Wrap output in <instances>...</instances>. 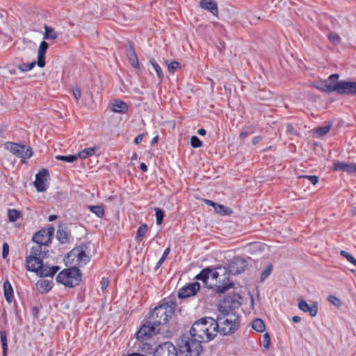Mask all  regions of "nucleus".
<instances>
[{
    "label": "nucleus",
    "instance_id": "680f3d73",
    "mask_svg": "<svg viewBox=\"0 0 356 356\" xmlns=\"http://www.w3.org/2000/svg\"><path fill=\"white\" fill-rule=\"evenodd\" d=\"M339 77V75L338 74H333L329 76L328 79L331 81H334L337 80Z\"/></svg>",
    "mask_w": 356,
    "mask_h": 356
},
{
    "label": "nucleus",
    "instance_id": "7c9ffc66",
    "mask_svg": "<svg viewBox=\"0 0 356 356\" xmlns=\"http://www.w3.org/2000/svg\"><path fill=\"white\" fill-rule=\"evenodd\" d=\"M252 327L258 332H263L265 330V324L261 318H256L252 323Z\"/></svg>",
    "mask_w": 356,
    "mask_h": 356
},
{
    "label": "nucleus",
    "instance_id": "412c9836",
    "mask_svg": "<svg viewBox=\"0 0 356 356\" xmlns=\"http://www.w3.org/2000/svg\"><path fill=\"white\" fill-rule=\"evenodd\" d=\"M47 252L48 250L47 249L46 245L35 243V245L32 247L29 255H33V257H38L44 259L46 257Z\"/></svg>",
    "mask_w": 356,
    "mask_h": 356
},
{
    "label": "nucleus",
    "instance_id": "bb28decb",
    "mask_svg": "<svg viewBox=\"0 0 356 356\" xmlns=\"http://www.w3.org/2000/svg\"><path fill=\"white\" fill-rule=\"evenodd\" d=\"M3 291L6 301L9 303L12 302L13 299V287L8 280L5 281L3 283Z\"/></svg>",
    "mask_w": 356,
    "mask_h": 356
},
{
    "label": "nucleus",
    "instance_id": "9b49d317",
    "mask_svg": "<svg viewBox=\"0 0 356 356\" xmlns=\"http://www.w3.org/2000/svg\"><path fill=\"white\" fill-rule=\"evenodd\" d=\"M247 267L246 261L241 258H234L228 264L227 273L230 275H238L243 272Z\"/></svg>",
    "mask_w": 356,
    "mask_h": 356
},
{
    "label": "nucleus",
    "instance_id": "0e129e2a",
    "mask_svg": "<svg viewBox=\"0 0 356 356\" xmlns=\"http://www.w3.org/2000/svg\"><path fill=\"white\" fill-rule=\"evenodd\" d=\"M140 169L143 171V172H146L147 170V166L144 163H141L140 164Z\"/></svg>",
    "mask_w": 356,
    "mask_h": 356
},
{
    "label": "nucleus",
    "instance_id": "a211bd4d",
    "mask_svg": "<svg viewBox=\"0 0 356 356\" xmlns=\"http://www.w3.org/2000/svg\"><path fill=\"white\" fill-rule=\"evenodd\" d=\"M48 47L49 44L45 41H42L39 46L38 51L37 65L40 67H43L45 65V54Z\"/></svg>",
    "mask_w": 356,
    "mask_h": 356
},
{
    "label": "nucleus",
    "instance_id": "774afa93",
    "mask_svg": "<svg viewBox=\"0 0 356 356\" xmlns=\"http://www.w3.org/2000/svg\"><path fill=\"white\" fill-rule=\"evenodd\" d=\"M198 134L200 136H204L207 133L206 130L204 129H200L197 131Z\"/></svg>",
    "mask_w": 356,
    "mask_h": 356
},
{
    "label": "nucleus",
    "instance_id": "58836bf2",
    "mask_svg": "<svg viewBox=\"0 0 356 356\" xmlns=\"http://www.w3.org/2000/svg\"><path fill=\"white\" fill-rule=\"evenodd\" d=\"M147 231V225L143 224V225H140L137 230L136 239L141 240L145 235Z\"/></svg>",
    "mask_w": 356,
    "mask_h": 356
},
{
    "label": "nucleus",
    "instance_id": "f704fd0d",
    "mask_svg": "<svg viewBox=\"0 0 356 356\" xmlns=\"http://www.w3.org/2000/svg\"><path fill=\"white\" fill-rule=\"evenodd\" d=\"M214 209L216 213L221 215H230L232 213L230 209L219 204L214 206Z\"/></svg>",
    "mask_w": 356,
    "mask_h": 356
},
{
    "label": "nucleus",
    "instance_id": "39448f33",
    "mask_svg": "<svg viewBox=\"0 0 356 356\" xmlns=\"http://www.w3.org/2000/svg\"><path fill=\"white\" fill-rule=\"evenodd\" d=\"M81 278L80 270L77 268L65 269L59 273L56 281L67 287L77 286Z\"/></svg>",
    "mask_w": 356,
    "mask_h": 356
},
{
    "label": "nucleus",
    "instance_id": "473e14b6",
    "mask_svg": "<svg viewBox=\"0 0 356 356\" xmlns=\"http://www.w3.org/2000/svg\"><path fill=\"white\" fill-rule=\"evenodd\" d=\"M20 217L21 213L18 210L15 209L8 210V218L10 222H15Z\"/></svg>",
    "mask_w": 356,
    "mask_h": 356
},
{
    "label": "nucleus",
    "instance_id": "a878e982",
    "mask_svg": "<svg viewBox=\"0 0 356 356\" xmlns=\"http://www.w3.org/2000/svg\"><path fill=\"white\" fill-rule=\"evenodd\" d=\"M6 147L13 154L20 158V156H22L23 154V148H25V146L11 142H8L6 143Z\"/></svg>",
    "mask_w": 356,
    "mask_h": 356
},
{
    "label": "nucleus",
    "instance_id": "603ef678",
    "mask_svg": "<svg viewBox=\"0 0 356 356\" xmlns=\"http://www.w3.org/2000/svg\"><path fill=\"white\" fill-rule=\"evenodd\" d=\"M302 177L309 180L313 185H316L318 182L319 179L316 175H304Z\"/></svg>",
    "mask_w": 356,
    "mask_h": 356
},
{
    "label": "nucleus",
    "instance_id": "de8ad7c7",
    "mask_svg": "<svg viewBox=\"0 0 356 356\" xmlns=\"http://www.w3.org/2000/svg\"><path fill=\"white\" fill-rule=\"evenodd\" d=\"M329 40L334 44H337L340 42V37L336 33H330L329 34Z\"/></svg>",
    "mask_w": 356,
    "mask_h": 356
},
{
    "label": "nucleus",
    "instance_id": "e2e57ef3",
    "mask_svg": "<svg viewBox=\"0 0 356 356\" xmlns=\"http://www.w3.org/2000/svg\"><path fill=\"white\" fill-rule=\"evenodd\" d=\"M286 131L289 134L293 133V127L291 124H287L286 125Z\"/></svg>",
    "mask_w": 356,
    "mask_h": 356
},
{
    "label": "nucleus",
    "instance_id": "cd10ccee",
    "mask_svg": "<svg viewBox=\"0 0 356 356\" xmlns=\"http://www.w3.org/2000/svg\"><path fill=\"white\" fill-rule=\"evenodd\" d=\"M96 149L97 148L95 147L86 148L78 153L77 158L85 159L86 158L90 157L95 154Z\"/></svg>",
    "mask_w": 356,
    "mask_h": 356
},
{
    "label": "nucleus",
    "instance_id": "c85d7f7f",
    "mask_svg": "<svg viewBox=\"0 0 356 356\" xmlns=\"http://www.w3.org/2000/svg\"><path fill=\"white\" fill-rule=\"evenodd\" d=\"M88 208L92 213L99 218H102L104 216L105 210L103 205H89Z\"/></svg>",
    "mask_w": 356,
    "mask_h": 356
},
{
    "label": "nucleus",
    "instance_id": "aec40b11",
    "mask_svg": "<svg viewBox=\"0 0 356 356\" xmlns=\"http://www.w3.org/2000/svg\"><path fill=\"white\" fill-rule=\"evenodd\" d=\"M200 6L210 11L214 16H218V5L214 0H202L200 1Z\"/></svg>",
    "mask_w": 356,
    "mask_h": 356
},
{
    "label": "nucleus",
    "instance_id": "0eeeda50",
    "mask_svg": "<svg viewBox=\"0 0 356 356\" xmlns=\"http://www.w3.org/2000/svg\"><path fill=\"white\" fill-rule=\"evenodd\" d=\"M218 273V270L217 269L212 270L209 268H206L196 275L195 279L201 280L207 288L212 289V287L216 286Z\"/></svg>",
    "mask_w": 356,
    "mask_h": 356
},
{
    "label": "nucleus",
    "instance_id": "69168bd1",
    "mask_svg": "<svg viewBox=\"0 0 356 356\" xmlns=\"http://www.w3.org/2000/svg\"><path fill=\"white\" fill-rule=\"evenodd\" d=\"M292 321L294 323H299L301 321V318H300V317H299L298 316H294L292 317Z\"/></svg>",
    "mask_w": 356,
    "mask_h": 356
},
{
    "label": "nucleus",
    "instance_id": "ddd939ff",
    "mask_svg": "<svg viewBox=\"0 0 356 356\" xmlns=\"http://www.w3.org/2000/svg\"><path fill=\"white\" fill-rule=\"evenodd\" d=\"M49 177L48 170L42 169L35 176L34 186L38 192H44L47 189V179Z\"/></svg>",
    "mask_w": 356,
    "mask_h": 356
},
{
    "label": "nucleus",
    "instance_id": "bf43d9fd",
    "mask_svg": "<svg viewBox=\"0 0 356 356\" xmlns=\"http://www.w3.org/2000/svg\"><path fill=\"white\" fill-rule=\"evenodd\" d=\"M253 131H251L250 132L248 131H242L240 135H239V138L241 140H243L245 139L250 133H252Z\"/></svg>",
    "mask_w": 356,
    "mask_h": 356
},
{
    "label": "nucleus",
    "instance_id": "f257e3e1",
    "mask_svg": "<svg viewBox=\"0 0 356 356\" xmlns=\"http://www.w3.org/2000/svg\"><path fill=\"white\" fill-rule=\"evenodd\" d=\"M239 294L227 298L218 307V314L215 319L218 325V331L220 334L228 335L235 332L240 326V319L235 309L241 305Z\"/></svg>",
    "mask_w": 356,
    "mask_h": 356
},
{
    "label": "nucleus",
    "instance_id": "c03bdc74",
    "mask_svg": "<svg viewBox=\"0 0 356 356\" xmlns=\"http://www.w3.org/2000/svg\"><path fill=\"white\" fill-rule=\"evenodd\" d=\"M262 346L266 349H268L270 344V338L268 333H265L262 337V340L261 341Z\"/></svg>",
    "mask_w": 356,
    "mask_h": 356
},
{
    "label": "nucleus",
    "instance_id": "13d9d810",
    "mask_svg": "<svg viewBox=\"0 0 356 356\" xmlns=\"http://www.w3.org/2000/svg\"><path fill=\"white\" fill-rule=\"evenodd\" d=\"M143 136H144V135H143V134H139V135H138V136L135 138V139H134V143H135V144H136V145L140 144V143L142 142V140H143Z\"/></svg>",
    "mask_w": 356,
    "mask_h": 356
},
{
    "label": "nucleus",
    "instance_id": "c9c22d12",
    "mask_svg": "<svg viewBox=\"0 0 356 356\" xmlns=\"http://www.w3.org/2000/svg\"><path fill=\"white\" fill-rule=\"evenodd\" d=\"M1 342L3 349V355L6 356L8 345H7V334L5 330L0 331Z\"/></svg>",
    "mask_w": 356,
    "mask_h": 356
},
{
    "label": "nucleus",
    "instance_id": "1a4fd4ad",
    "mask_svg": "<svg viewBox=\"0 0 356 356\" xmlns=\"http://www.w3.org/2000/svg\"><path fill=\"white\" fill-rule=\"evenodd\" d=\"M156 325L151 323V321L143 324L136 334L137 339L140 341H145L150 339L155 335L156 332Z\"/></svg>",
    "mask_w": 356,
    "mask_h": 356
},
{
    "label": "nucleus",
    "instance_id": "49530a36",
    "mask_svg": "<svg viewBox=\"0 0 356 356\" xmlns=\"http://www.w3.org/2000/svg\"><path fill=\"white\" fill-rule=\"evenodd\" d=\"M272 266L270 265L266 267V268L261 273L260 280L261 282H264L271 273L272 271Z\"/></svg>",
    "mask_w": 356,
    "mask_h": 356
},
{
    "label": "nucleus",
    "instance_id": "4d7b16f0",
    "mask_svg": "<svg viewBox=\"0 0 356 356\" xmlns=\"http://www.w3.org/2000/svg\"><path fill=\"white\" fill-rule=\"evenodd\" d=\"M109 280L108 278L103 277L101 282V289L104 291L108 286Z\"/></svg>",
    "mask_w": 356,
    "mask_h": 356
},
{
    "label": "nucleus",
    "instance_id": "864d4df0",
    "mask_svg": "<svg viewBox=\"0 0 356 356\" xmlns=\"http://www.w3.org/2000/svg\"><path fill=\"white\" fill-rule=\"evenodd\" d=\"M9 254V245L7 243H4L2 247V257L6 259Z\"/></svg>",
    "mask_w": 356,
    "mask_h": 356
},
{
    "label": "nucleus",
    "instance_id": "4468645a",
    "mask_svg": "<svg viewBox=\"0 0 356 356\" xmlns=\"http://www.w3.org/2000/svg\"><path fill=\"white\" fill-rule=\"evenodd\" d=\"M200 289V285L198 282L191 283L184 287H182L178 293V296L180 298H188L194 296Z\"/></svg>",
    "mask_w": 356,
    "mask_h": 356
},
{
    "label": "nucleus",
    "instance_id": "f03ea898",
    "mask_svg": "<svg viewBox=\"0 0 356 356\" xmlns=\"http://www.w3.org/2000/svg\"><path fill=\"white\" fill-rule=\"evenodd\" d=\"M218 332V325L216 320L211 317H204L197 320L190 330L191 336L201 339L202 341H209L213 339Z\"/></svg>",
    "mask_w": 356,
    "mask_h": 356
},
{
    "label": "nucleus",
    "instance_id": "393cba45",
    "mask_svg": "<svg viewBox=\"0 0 356 356\" xmlns=\"http://www.w3.org/2000/svg\"><path fill=\"white\" fill-rule=\"evenodd\" d=\"M127 58L130 65L134 68L139 67V62L136 53L132 45L127 47Z\"/></svg>",
    "mask_w": 356,
    "mask_h": 356
},
{
    "label": "nucleus",
    "instance_id": "3c124183",
    "mask_svg": "<svg viewBox=\"0 0 356 356\" xmlns=\"http://www.w3.org/2000/svg\"><path fill=\"white\" fill-rule=\"evenodd\" d=\"M170 252V247L167 248L165 250V251H164L161 258L159 259V261L156 264L157 267H159L163 264V262L165 259L166 257L169 254Z\"/></svg>",
    "mask_w": 356,
    "mask_h": 356
},
{
    "label": "nucleus",
    "instance_id": "9d476101",
    "mask_svg": "<svg viewBox=\"0 0 356 356\" xmlns=\"http://www.w3.org/2000/svg\"><path fill=\"white\" fill-rule=\"evenodd\" d=\"M336 92L339 95H356V81L337 82Z\"/></svg>",
    "mask_w": 356,
    "mask_h": 356
},
{
    "label": "nucleus",
    "instance_id": "c756f323",
    "mask_svg": "<svg viewBox=\"0 0 356 356\" xmlns=\"http://www.w3.org/2000/svg\"><path fill=\"white\" fill-rule=\"evenodd\" d=\"M58 37L56 32L51 27L44 25V39L45 40H55Z\"/></svg>",
    "mask_w": 356,
    "mask_h": 356
},
{
    "label": "nucleus",
    "instance_id": "b1692460",
    "mask_svg": "<svg viewBox=\"0 0 356 356\" xmlns=\"http://www.w3.org/2000/svg\"><path fill=\"white\" fill-rule=\"evenodd\" d=\"M111 109L115 113H125L128 111V106L124 102L115 99L111 103Z\"/></svg>",
    "mask_w": 356,
    "mask_h": 356
},
{
    "label": "nucleus",
    "instance_id": "a18cd8bd",
    "mask_svg": "<svg viewBox=\"0 0 356 356\" xmlns=\"http://www.w3.org/2000/svg\"><path fill=\"white\" fill-rule=\"evenodd\" d=\"M191 145L194 148L200 147L202 145V141L196 136H193L191 138Z\"/></svg>",
    "mask_w": 356,
    "mask_h": 356
},
{
    "label": "nucleus",
    "instance_id": "8fccbe9b",
    "mask_svg": "<svg viewBox=\"0 0 356 356\" xmlns=\"http://www.w3.org/2000/svg\"><path fill=\"white\" fill-rule=\"evenodd\" d=\"M328 301L334 306L339 307L341 305V300L334 296H329L327 298Z\"/></svg>",
    "mask_w": 356,
    "mask_h": 356
},
{
    "label": "nucleus",
    "instance_id": "2f4dec72",
    "mask_svg": "<svg viewBox=\"0 0 356 356\" xmlns=\"http://www.w3.org/2000/svg\"><path fill=\"white\" fill-rule=\"evenodd\" d=\"M149 62L152 67H154L160 82H161L163 79V73L162 72L161 67L154 58H151L149 60Z\"/></svg>",
    "mask_w": 356,
    "mask_h": 356
},
{
    "label": "nucleus",
    "instance_id": "a19ab883",
    "mask_svg": "<svg viewBox=\"0 0 356 356\" xmlns=\"http://www.w3.org/2000/svg\"><path fill=\"white\" fill-rule=\"evenodd\" d=\"M331 127V124H327L326 126L320 127L316 130L315 133L319 136H324L330 131Z\"/></svg>",
    "mask_w": 356,
    "mask_h": 356
},
{
    "label": "nucleus",
    "instance_id": "5fc2aeb1",
    "mask_svg": "<svg viewBox=\"0 0 356 356\" xmlns=\"http://www.w3.org/2000/svg\"><path fill=\"white\" fill-rule=\"evenodd\" d=\"M33 154V152H32V149L31 148H28L25 150V148H23V154L22 155V156H20V158H22V159H28V158H30Z\"/></svg>",
    "mask_w": 356,
    "mask_h": 356
},
{
    "label": "nucleus",
    "instance_id": "09e8293b",
    "mask_svg": "<svg viewBox=\"0 0 356 356\" xmlns=\"http://www.w3.org/2000/svg\"><path fill=\"white\" fill-rule=\"evenodd\" d=\"M180 66V64L177 61L171 62L168 65V70L170 72L174 73Z\"/></svg>",
    "mask_w": 356,
    "mask_h": 356
},
{
    "label": "nucleus",
    "instance_id": "37998d69",
    "mask_svg": "<svg viewBox=\"0 0 356 356\" xmlns=\"http://www.w3.org/2000/svg\"><path fill=\"white\" fill-rule=\"evenodd\" d=\"M155 216H156V224L161 225L163 220L164 212L159 208H155Z\"/></svg>",
    "mask_w": 356,
    "mask_h": 356
},
{
    "label": "nucleus",
    "instance_id": "6ab92c4d",
    "mask_svg": "<svg viewBox=\"0 0 356 356\" xmlns=\"http://www.w3.org/2000/svg\"><path fill=\"white\" fill-rule=\"evenodd\" d=\"M335 170H341L350 174L356 172V164L354 163L336 162L334 164Z\"/></svg>",
    "mask_w": 356,
    "mask_h": 356
},
{
    "label": "nucleus",
    "instance_id": "ea45409f",
    "mask_svg": "<svg viewBox=\"0 0 356 356\" xmlns=\"http://www.w3.org/2000/svg\"><path fill=\"white\" fill-rule=\"evenodd\" d=\"M36 63H37L35 61H33L29 63H22L19 65L18 68L22 72H27V71L32 70L35 67Z\"/></svg>",
    "mask_w": 356,
    "mask_h": 356
},
{
    "label": "nucleus",
    "instance_id": "79ce46f5",
    "mask_svg": "<svg viewBox=\"0 0 356 356\" xmlns=\"http://www.w3.org/2000/svg\"><path fill=\"white\" fill-rule=\"evenodd\" d=\"M341 255L346 258L349 262L356 266V259L345 250H341L340 252Z\"/></svg>",
    "mask_w": 356,
    "mask_h": 356
},
{
    "label": "nucleus",
    "instance_id": "338daca9",
    "mask_svg": "<svg viewBox=\"0 0 356 356\" xmlns=\"http://www.w3.org/2000/svg\"><path fill=\"white\" fill-rule=\"evenodd\" d=\"M205 202L207 204H208L209 206H212L213 208H214V206L216 204V203L213 202L211 200H205Z\"/></svg>",
    "mask_w": 356,
    "mask_h": 356
},
{
    "label": "nucleus",
    "instance_id": "20e7f679",
    "mask_svg": "<svg viewBox=\"0 0 356 356\" xmlns=\"http://www.w3.org/2000/svg\"><path fill=\"white\" fill-rule=\"evenodd\" d=\"M174 314V308L168 303L160 305L154 308L151 316V323L156 326L165 324Z\"/></svg>",
    "mask_w": 356,
    "mask_h": 356
},
{
    "label": "nucleus",
    "instance_id": "052dcab7",
    "mask_svg": "<svg viewBox=\"0 0 356 356\" xmlns=\"http://www.w3.org/2000/svg\"><path fill=\"white\" fill-rule=\"evenodd\" d=\"M261 140V136H255L252 138V144L253 145H257L258 144L260 141Z\"/></svg>",
    "mask_w": 356,
    "mask_h": 356
},
{
    "label": "nucleus",
    "instance_id": "5701e85b",
    "mask_svg": "<svg viewBox=\"0 0 356 356\" xmlns=\"http://www.w3.org/2000/svg\"><path fill=\"white\" fill-rule=\"evenodd\" d=\"M36 287L38 291L41 293H45L49 291L53 287L52 279L49 280H40L36 283Z\"/></svg>",
    "mask_w": 356,
    "mask_h": 356
},
{
    "label": "nucleus",
    "instance_id": "e433bc0d",
    "mask_svg": "<svg viewBox=\"0 0 356 356\" xmlns=\"http://www.w3.org/2000/svg\"><path fill=\"white\" fill-rule=\"evenodd\" d=\"M88 261V257L84 251H79L76 255V261L79 266L85 265Z\"/></svg>",
    "mask_w": 356,
    "mask_h": 356
},
{
    "label": "nucleus",
    "instance_id": "4c0bfd02",
    "mask_svg": "<svg viewBox=\"0 0 356 356\" xmlns=\"http://www.w3.org/2000/svg\"><path fill=\"white\" fill-rule=\"evenodd\" d=\"M56 159L59 161H63L67 163H73L77 159V156L76 155H58L56 156Z\"/></svg>",
    "mask_w": 356,
    "mask_h": 356
},
{
    "label": "nucleus",
    "instance_id": "4be33fe9",
    "mask_svg": "<svg viewBox=\"0 0 356 356\" xmlns=\"http://www.w3.org/2000/svg\"><path fill=\"white\" fill-rule=\"evenodd\" d=\"M59 270L58 266H47L42 265V267L39 269L37 274L40 277H51V278L56 274V273Z\"/></svg>",
    "mask_w": 356,
    "mask_h": 356
},
{
    "label": "nucleus",
    "instance_id": "6e6d98bb",
    "mask_svg": "<svg viewBox=\"0 0 356 356\" xmlns=\"http://www.w3.org/2000/svg\"><path fill=\"white\" fill-rule=\"evenodd\" d=\"M73 95L76 101H79L81 98V92L79 88H74L72 90Z\"/></svg>",
    "mask_w": 356,
    "mask_h": 356
},
{
    "label": "nucleus",
    "instance_id": "f3484780",
    "mask_svg": "<svg viewBox=\"0 0 356 356\" xmlns=\"http://www.w3.org/2000/svg\"><path fill=\"white\" fill-rule=\"evenodd\" d=\"M312 86L324 92H336V83L334 85L330 84L327 80L313 83Z\"/></svg>",
    "mask_w": 356,
    "mask_h": 356
},
{
    "label": "nucleus",
    "instance_id": "dca6fc26",
    "mask_svg": "<svg viewBox=\"0 0 356 356\" xmlns=\"http://www.w3.org/2000/svg\"><path fill=\"white\" fill-rule=\"evenodd\" d=\"M298 308L304 312H308L312 317L318 314V305L316 302L309 305L305 300H300L298 302Z\"/></svg>",
    "mask_w": 356,
    "mask_h": 356
},
{
    "label": "nucleus",
    "instance_id": "6e6552de",
    "mask_svg": "<svg viewBox=\"0 0 356 356\" xmlns=\"http://www.w3.org/2000/svg\"><path fill=\"white\" fill-rule=\"evenodd\" d=\"M54 233V228L53 227H50L47 229H41L33 235V241L35 243L47 245L51 242Z\"/></svg>",
    "mask_w": 356,
    "mask_h": 356
},
{
    "label": "nucleus",
    "instance_id": "2eb2a0df",
    "mask_svg": "<svg viewBox=\"0 0 356 356\" xmlns=\"http://www.w3.org/2000/svg\"><path fill=\"white\" fill-rule=\"evenodd\" d=\"M43 258L33 257L29 255L26 259V268L29 271L35 272L36 273L42 267Z\"/></svg>",
    "mask_w": 356,
    "mask_h": 356
},
{
    "label": "nucleus",
    "instance_id": "7ed1b4c3",
    "mask_svg": "<svg viewBox=\"0 0 356 356\" xmlns=\"http://www.w3.org/2000/svg\"><path fill=\"white\" fill-rule=\"evenodd\" d=\"M202 341L197 337L186 336L179 345V352L182 356H200L202 352Z\"/></svg>",
    "mask_w": 356,
    "mask_h": 356
},
{
    "label": "nucleus",
    "instance_id": "72a5a7b5",
    "mask_svg": "<svg viewBox=\"0 0 356 356\" xmlns=\"http://www.w3.org/2000/svg\"><path fill=\"white\" fill-rule=\"evenodd\" d=\"M68 233L63 229H58L56 233L57 239L61 243H65L68 239Z\"/></svg>",
    "mask_w": 356,
    "mask_h": 356
},
{
    "label": "nucleus",
    "instance_id": "423d86ee",
    "mask_svg": "<svg viewBox=\"0 0 356 356\" xmlns=\"http://www.w3.org/2000/svg\"><path fill=\"white\" fill-rule=\"evenodd\" d=\"M216 286L212 287V290L216 293H224L233 287L234 283L229 280V274L226 268H218Z\"/></svg>",
    "mask_w": 356,
    "mask_h": 356
},
{
    "label": "nucleus",
    "instance_id": "f8f14e48",
    "mask_svg": "<svg viewBox=\"0 0 356 356\" xmlns=\"http://www.w3.org/2000/svg\"><path fill=\"white\" fill-rule=\"evenodd\" d=\"M154 356H177V348L171 342H165L156 348Z\"/></svg>",
    "mask_w": 356,
    "mask_h": 356
}]
</instances>
